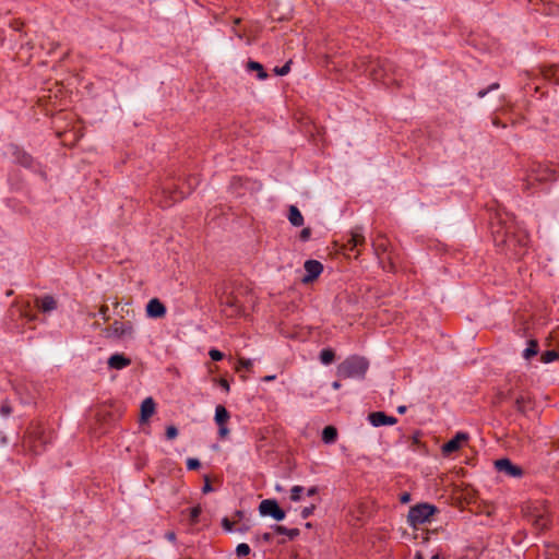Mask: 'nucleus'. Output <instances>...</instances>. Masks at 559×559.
Instances as JSON below:
<instances>
[{
	"mask_svg": "<svg viewBox=\"0 0 559 559\" xmlns=\"http://www.w3.org/2000/svg\"><path fill=\"white\" fill-rule=\"evenodd\" d=\"M234 23L235 24H239L240 23V19H236Z\"/></svg>",
	"mask_w": 559,
	"mask_h": 559,
	"instance_id": "obj_56",
	"label": "nucleus"
},
{
	"mask_svg": "<svg viewBox=\"0 0 559 559\" xmlns=\"http://www.w3.org/2000/svg\"><path fill=\"white\" fill-rule=\"evenodd\" d=\"M368 368L369 362L365 357L354 355L338 365L337 374L344 379H364Z\"/></svg>",
	"mask_w": 559,
	"mask_h": 559,
	"instance_id": "obj_1",
	"label": "nucleus"
},
{
	"mask_svg": "<svg viewBox=\"0 0 559 559\" xmlns=\"http://www.w3.org/2000/svg\"><path fill=\"white\" fill-rule=\"evenodd\" d=\"M558 357L559 354L556 350H547L542 355V361L548 364L558 359Z\"/></svg>",
	"mask_w": 559,
	"mask_h": 559,
	"instance_id": "obj_24",
	"label": "nucleus"
},
{
	"mask_svg": "<svg viewBox=\"0 0 559 559\" xmlns=\"http://www.w3.org/2000/svg\"><path fill=\"white\" fill-rule=\"evenodd\" d=\"M234 522L229 521L227 518H224L222 521V526L225 531L231 532L234 527Z\"/></svg>",
	"mask_w": 559,
	"mask_h": 559,
	"instance_id": "obj_37",
	"label": "nucleus"
},
{
	"mask_svg": "<svg viewBox=\"0 0 559 559\" xmlns=\"http://www.w3.org/2000/svg\"><path fill=\"white\" fill-rule=\"evenodd\" d=\"M107 338L130 340L134 337V326L131 321L115 320L108 328L104 330Z\"/></svg>",
	"mask_w": 559,
	"mask_h": 559,
	"instance_id": "obj_3",
	"label": "nucleus"
},
{
	"mask_svg": "<svg viewBox=\"0 0 559 559\" xmlns=\"http://www.w3.org/2000/svg\"><path fill=\"white\" fill-rule=\"evenodd\" d=\"M437 508L429 503H420L409 509L407 522L411 526L417 527L430 521L431 516L437 512Z\"/></svg>",
	"mask_w": 559,
	"mask_h": 559,
	"instance_id": "obj_2",
	"label": "nucleus"
},
{
	"mask_svg": "<svg viewBox=\"0 0 559 559\" xmlns=\"http://www.w3.org/2000/svg\"><path fill=\"white\" fill-rule=\"evenodd\" d=\"M322 270H323V266L319 261L307 260L305 262L306 275L301 278V282L304 284L311 283L313 280H316L321 274Z\"/></svg>",
	"mask_w": 559,
	"mask_h": 559,
	"instance_id": "obj_8",
	"label": "nucleus"
},
{
	"mask_svg": "<svg viewBox=\"0 0 559 559\" xmlns=\"http://www.w3.org/2000/svg\"><path fill=\"white\" fill-rule=\"evenodd\" d=\"M274 379H275V376H274V374H272V376H265V377L263 378V381L269 382V381H273Z\"/></svg>",
	"mask_w": 559,
	"mask_h": 559,
	"instance_id": "obj_48",
	"label": "nucleus"
},
{
	"mask_svg": "<svg viewBox=\"0 0 559 559\" xmlns=\"http://www.w3.org/2000/svg\"><path fill=\"white\" fill-rule=\"evenodd\" d=\"M468 440V435L466 432H457L454 438L442 445V453L448 455L452 452L457 451L461 448L463 442Z\"/></svg>",
	"mask_w": 559,
	"mask_h": 559,
	"instance_id": "obj_9",
	"label": "nucleus"
},
{
	"mask_svg": "<svg viewBox=\"0 0 559 559\" xmlns=\"http://www.w3.org/2000/svg\"><path fill=\"white\" fill-rule=\"evenodd\" d=\"M229 413L223 405H217L215 408V423L217 425H226L229 419Z\"/></svg>",
	"mask_w": 559,
	"mask_h": 559,
	"instance_id": "obj_16",
	"label": "nucleus"
},
{
	"mask_svg": "<svg viewBox=\"0 0 559 559\" xmlns=\"http://www.w3.org/2000/svg\"><path fill=\"white\" fill-rule=\"evenodd\" d=\"M202 510L200 506L193 507L190 509V523L193 525L198 522V519L201 514Z\"/></svg>",
	"mask_w": 559,
	"mask_h": 559,
	"instance_id": "obj_27",
	"label": "nucleus"
},
{
	"mask_svg": "<svg viewBox=\"0 0 559 559\" xmlns=\"http://www.w3.org/2000/svg\"><path fill=\"white\" fill-rule=\"evenodd\" d=\"M337 431L333 426H326L322 431V440L325 443H333L336 440Z\"/></svg>",
	"mask_w": 559,
	"mask_h": 559,
	"instance_id": "obj_20",
	"label": "nucleus"
},
{
	"mask_svg": "<svg viewBox=\"0 0 559 559\" xmlns=\"http://www.w3.org/2000/svg\"><path fill=\"white\" fill-rule=\"evenodd\" d=\"M166 537H167V539H168V540H170V542H174V540L176 539V535H175V533H174V532H168V533L166 534Z\"/></svg>",
	"mask_w": 559,
	"mask_h": 559,
	"instance_id": "obj_46",
	"label": "nucleus"
},
{
	"mask_svg": "<svg viewBox=\"0 0 559 559\" xmlns=\"http://www.w3.org/2000/svg\"><path fill=\"white\" fill-rule=\"evenodd\" d=\"M304 492V487L301 486H294L290 489V499L292 501H299L301 499V493Z\"/></svg>",
	"mask_w": 559,
	"mask_h": 559,
	"instance_id": "obj_25",
	"label": "nucleus"
},
{
	"mask_svg": "<svg viewBox=\"0 0 559 559\" xmlns=\"http://www.w3.org/2000/svg\"><path fill=\"white\" fill-rule=\"evenodd\" d=\"M365 71L374 81H381L386 75L385 63L380 60L369 61Z\"/></svg>",
	"mask_w": 559,
	"mask_h": 559,
	"instance_id": "obj_7",
	"label": "nucleus"
},
{
	"mask_svg": "<svg viewBox=\"0 0 559 559\" xmlns=\"http://www.w3.org/2000/svg\"><path fill=\"white\" fill-rule=\"evenodd\" d=\"M414 559H425L424 555L420 551H417L414 556Z\"/></svg>",
	"mask_w": 559,
	"mask_h": 559,
	"instance_id": "obj_51",
	"label": "nucleus"
},
{
	"mask_svg": "<svg viewBox=\"0 0 559 559\" xmlns=\"http://www.w3.org/2000/svg\"><path fill=\"white\" fill-rule=\"evenodd\" d=\"M251 367H252V360L241 357L238 359V365L236 366V371H240L241 368L250 370Z\"/></svg>",
	"mask_w": 559,
	"mask_h": 559,
	"instance_id": "obj_28",
	"label": "nucleus"
},
{
	"mask_svg": "<svg viewBox=\"0 0 559 559\" xmlns=\"http://www.w3.org/2000/svg\"><path fill=\"white\" fill-rule=\"evenodd\" d=\"M261 538L262 540H264L265 543H269L272 540V534L271 533H264L261 535Z\"/></svg>",
	"mask_w": 559,
	"mask_h": 559,
	"instance_id": "obj_44",
	"label": "nucleus"
},
{
	"mask_svg": "<svg viewBox=\"0 0 559 559\" xmlns=\"http://www.w3.org/2000/svg\"><path fill=\"white\" fill-rule=\"evenodd\" d=\"M39 308L41 311L44 312H49L53 309H56L57 307V302L55 300L53 297L51 296H45L40 301H39Z\"/></svg>",
	"mask_w": 559,
	"mask_h": 559,
	"instance_id": "obj_19",
	"label": "nucleus"
},
{
	"mask_svg": "<svg viewBox=\"0 0 559 559\" xmlns=\"http://www.w3.org/2000/svg\"><path fill=\"white\" fill-rule=\"evenodd\" d=\"M533 523L538 528L543 530L548 525V519L544 514H537L533 518Z\"/></svg>",
	"mask_w": 559,
	"mask_h": 559,
	"instance_id": "obj_23",
	"label": "nucleus"
},
{
	"mask_svg": "<svg viewBox=\"0 0 559 559\" xmlns=\"http://www.w3.org/2000/svg\"><path fill=\"white\" fill-rule=\"evenodd\" d=\"M508 247V250L512 252L514 257H522L526 252L528 246V236L525 233L509 236L503 240Z\"/></svg>",
	"mask_w": 559,
	"mask_h": 559,
	"instance_id": "obj_4",
	"label": "nucleus"
},
{
	"mask_svg": "<svg viewBox=\"0 0 559 559\" xmlns=\"http://www.w3.org/2000/svg\"><path fill=\"white\" fill-rule=\"evenodd\" d=\"M235 33H236V35H237L239 38H242V37H243V35H242L241 33H238V32H235Z\"/></svg>",
	"mask_w": 559,
	"mask_h": 559,
	"instance_id": "obj_54",
	"label": "nucleus"
},
{
	"mask_svg": "<svg viewBox=\"0 0 559 559\" xmlns=\"http://www.w3.org/2000/svg\"><path fill=\"white\" fill-rule=\"evenodd\" d=\"M209 355H210L211 359L214 361H219L224 358V354L215 348L211 349L209 352Z\"/></svg>",
	"mask_w": 559,
	"mask_h": 559,
	"instance_id": "obj_30",
	"label": "nucleus"
},
{
	"mask_svg": "<svg viewBox=\"0 0 559 559\" xmlns=\"http://www.w3.org/2000/svg\"><path fill=\"white\" fill-rule=\"evenodd\" d=\"M365 243V236L362 235V231L360 228H355L350 233V237L347 240L345 248L349 251H354L359 246H362Z\"/></svg>",
	"mask_w": 559,
	"mask_h": 559,
	"instance_id": "obj_13",
	"label": "nucleus"
},
{
	"mask_svg": "<svg viewBox=\"0 0 559 559\" xmlns=\"http://www.w3.org/2000/svg\"><path fill=\"white\" fill-rule=\"evenodd\" d=\"M397 412H399L400 414H404V413L406 412V406H404V405L399 406V407H397Z\"/></svg>",
	"mask_w": 559,
	"mask_h": 559,
	"instance_id": "obj_50",
	"label": "nucleus"
},
{
	"mask_svg": "<svg viewBox=\"0 0 559 559\" xmlns=\"http://www.w3.org/2000/svg\"><path fill=\"white\" fill-rule=\"evenodd\" d=\"M290 63H292V61H290V60H289V61H287L283 67H281V68H275V69H274V72H275L277 75H281V76L286 75V74L289 72V70H290Z\"/></svg>",
	"mask_w": 559,
	"mask_h": 559,
	"instance_id": "obj_29",
	"label": "nucleus"
},
{
	"mask_svg": "<svg viewBox=\"0 0 559 559\" xmlns=\"http://www.w3.org/2000/svg\"><path fill=\"white\" fill-rule=\"evenodd\" d=\"M538 353V344H537V341L535 340H531L528 342V346L527 348L524 350L523 353V357L525 359H530L532 358L533 356H535L536 354Z\"/></svg>",
	"mask_w": 559,
	"mask_h": 559,
	"instance_id": "obj_22",
	"label": "nucleus"
},
{
	"mask_svg": "<svg viewBox=\"0 0 559 559\" xmlns=\"http://www.w3.org/2000/svg\"><path fill=\"white\" fill-rule=\"evenodd\" d=\"M495 467L498 472L503 473L510 477L519 478L523 475V469L514 465L509 459H500L495 461Z\"/></svg>",
	"mask_w": 559,
	"mask_h": 559,
	"instance_id": "obj_6",
	"label": "nucleus"
},
{
	"mask_svg": "<svg viewBox=\"0 0 559 559\" xmlns=\"http://www.w3.org/2000/svg\"><path fill=\"white\" fill-rule=\"evenodd\" d=\"M249 530V526L247 525H242V526H239L236 528V531L240 532V533H245Z\"/></svg>",
	"mask_w": 559,
	"mask_h": 559,
	"instance_id": "obj_47",
	"label": "nucleus"
},
{
	"mask_svg": "<svg viewBox=\"0 0 559 559\" xmlns=\"http://www.w3.org/2000/svg\"><path fill=\"white\" fill-rule=\"evenodd\" d=\"M332 388H333L334 390H338V389L341 388V383H340L338 381H334V382L332 383Z\"/></svg>",
	"mask_w": 559,
	"mask_h": 559,
	"instance_id": "obj_49",
	"label": "nucleus"
},
{
	"mask_svg": "<svg viewBox=\"0 0 559 559\" xmlns=\"http://www.w3.org/2000/svg\"><path fill=\"white\" fill-rule=\"evenodd\" d=\"M229 305H230V307H235V308H236V309H235V312H237V311H238V307H237L234 302H230Z\"/></svg>",
	"mask_w": 559,
	"mask_h": 559,
	"instance_id": "obj_52",
	"label": "nucleus"
},
{
	"mask_svg": "<svg viewBox=\"0 0 559 559\" xmlns=\"http://www.w3.org/2000/svg\"><path fill=\"white\" fill-rule=\"evenodd\" d=\"M131 360L122 354L111 355L108 359V366L111 369L121 370L128 367Z\"/></svg>",
	"mask_w": 559,
	"mask_h": 559,
	"instance_id": "obj_14",
	"label": "nucleus"
},
{
	"mask_svg": "<svg viewBox=\"0 0 559 559\" xmlns=\"http://www.w3.org/2000/svg\"><path fill=\"white\" fill-rule=\"evenodd\" d=\"M273 530L281 535H286L289 539H295L299 535L298 528H287L282 525H273Z\"/></svg>",
	"mask_w": 559,
	"mask_h": 559,
	"instance_id": "obj_17",
	"label": "nucleus"
},
{
	"mask_svg": "<svg viewBox=\"0 0 559 559\" xmlns=\"http://www.w3.org/2000/svg\"><path fill=\"white\" fill-rule=\"evenodd\" d=\"M400 501L402 503H408L411 501V493H408V492L402 493L400 497Z\"/></svg>",
	"mask_w": 559,
	"mask_h": 559,
	"instance_id": "obj_41",
	"label": "nucleus"
},
{
	"mask_svg": "<svg viewBox=\"0 0 559 559\" xmlns=\"http://www.w3.org/2000/svg\"><path fill=\"white\" fill-rule=\"evenodd\" d=\"M19 162H20L23 166H25V167H29V166L32 165L33 159H32V157H31L29 155H27V154H22V157H21V159H19Z\"/></svg>",
	"mask_w": 559,
	"mask_h": 559,
	"instance_id": "obj_36",
	"label": "nucleus"
},
{
	"mask_svg": "<svg viewBox=\"0 0 559 559\" xmlns=\"http://www.w3.org/2000/svg\"><path fill=\"white\" fill-rule=\"evenodd\" d=\"M335 354L331 348H324L320 353V360L323 365H330L334 361Z\"/></svg>",
	"mask_w": 559,
	"mask_h": 559,
	"instance_id": "obj_21",
	"label": "nucleus"
},
{
	"mask_svg": "<svg viewBox=\"0 0 559 559\" xmlns=\"http://www.w3.org/2000/svg\"><path fill=\"white\" fill-rule=\"evenodd\" d=\"M146 314L148 318H163L166 314V307L159 299L153 298L146 305Z\"/></svg>",
	"mask_w": 559,
	"mask_h": 559,
	"instance_id": "obj_10",
	"label": "nucleus"
},
{
	"mask_svg": "<svg viewBox=\"0 0 559 559\" xmlns=\"http://www.w3.org/2000/svg\"><path fill=\"white\" fill-rule=\"evenodd\" d=\"M156 404L152 397H146L142 404L140 409V421L146 423L155 413Z\"/></svg>",
	"mask_w": 559,
	"mask_h": 559,
	"instance_id": "obj_12",
	"label": "nucleus"
},
{
	"mask_svg": "<svg viewBox=\"0 0 559 559\" xmlns=\"http://www.w3.org/2000/svg\"><path fill=\"white\" fill-rule=\"evenodd\" d=\"M247 69L249 71H255L259 80H265L267 78V73L265 72L263 66L257 61H249L247 63Z\"/></svg>",
	"mask_w": 559,
	"mask_h": 559,
	"instance_id": "obj_18",
	"label": "nucleus"
},
{
	"mask_svg": "<svg viewBox=\"0 0 559 559\" xmlns=\"http://www.w3.org/2000/svg\"><path fill=\"white\" fill-rule=\"evenodd\" d=\"M317 492H318V488L316 486H313L307 490L308 496H314Z\"/></svg>",
	"mask_w": 559,
	"mask_h": 559,
	"instance_id": "obj_45",
	"label": "nucleus"
},
{
	"mask_svg": "<svg viewBox=\"0 0 559 559\" xmlns=\"http://www.w3.org/2000/svg\"><path fill=\"white\" fill-rule=\"evenodd\" d=\"M499 87L498 83H492L487 90H481L478 92V97H484L487 95L490 91L497 90Z\"/></svg>",
	"mask_w": 559,
	"mask_h": 559,
	"instance_id": "obj_35",
	"label": "nucleus"
},
{
	"mask_svg": "<svg viewBox=\"0 0 559 559\" xmlns=\"http://www.w3.org/2000/svg\"><path fill=\"white\" fill-rule=\"evenodd\" d=\"M107 312H108V307L107 306H102L100 309H99V313L103 316V318L105 320H108Z\"/></svg>",
	"mask_w": 559,
	"mask_h": 559,
	"instance_id": "obj_43",
	"label": "nucleus"
},
{
	"mask_svg": "<svg viewBox=\"0 0 559 559\" xmlns=\"http://www.w3.org/2000/svg\"><path fill=\"white\" fill-rule=\"evenodd\" d=\"M431 559H440L439 554L433 555V556L431 557Z\"/></svg>",
	"mask_w": 559,
	"mask_h": 559,
	"instance_id": "obj_53",
	"label": "nucleus"
},
{
	"mask_svg": "<svg viewBox=\"0 0 559 559\" xmlns=\"http://www.w3.org/2000/svg\"><path fill=\"white\" fill-rule=\"evenodd\" d=\"M310 235H311V230L310 228H304L301 231H300V239L302 241H307L309 238H310Z\"/></svg>",
	"mask_w": 559,
	"mask_h": 559,
	"instance_id": "obj_39",
	"label": "nucleus"
},
{
	"mask_svg": "<svg viewBox=\"0 0 559 559\" xmlns=\"http://www.w3.org/2000/svg\"><path fill=\"white\" fill-rule=\"evenodd\" d=\"M314 509H316V506H314V504H312V506H310V507H306V508H304V509L301 510V513H300V514H301V518H302V519H307V518H309V516L313 513Z\"/></svg>",
	"mask_w": 559,
	"mask_h": 559,
	"instance_id": "obj_34",
	"label": "nucleus"
},
{
	"mask_svg": "<svg viewBox=\"0 0 559 559\" xmlns=\"http://www.w3.org/2000/svg\"><path fill=\"white\" fill-rule=\"evenodd\" d=\"M259 512L261 515H270L276 521L285 519V512L278 507V503L274 499L262 500L259 504Z\"/></svg>",
	"mask_w": 559,
	"mask_h": 559,
	"instance_id": "obj_5",
	"label": "nucleus"
},
{
	"mask_svg": "<svg viewBox=\"0 0 559 559\" xmlns=\"http://www.w3.org/2000/svg\"><path fill=\"white\" fill-rule=\"evenodd\" d=\"M12 413V408L10 406V404L4 401L1 406H0V414L3 416V417H7L9 416L10 414Z\"/></svg>",
	"mask_w": 559,
	"mask_h": 559,
	"instance_id": "obj_31",
	"label": "nucleus"
},
{
	"mask_svg": "<svg viewBox=\"0 0 559 559\" xmlns=\"http://www.w3.org/2000/svg\"><path fill=\"white\" fill-rule=\"evenodd\" d=\"M236 515H237V516H239V518H241V516H242V512H241V511H238V512L236 513Z\"/></svg>",
	"mask_w": 559,
	"mask_h": 559,
	"instance_id": "obj_55",
	"label": "nucleus"
},
{
	"mask_svg": "<svg viewBox=\"0 0 559 559\" xmlns=\"http://www.w3.org/2000/svg\"><path fill=\"white\" fill-rule=\"evenodd\" d=\"M212 490H213V488H212V486H211V484H210L209 478L206 477V478H205V484H204V486H203V488H202V491H203L204 493H207V492H211Z\"/></svg>",
	"mask_w": 559,
	"mask_h": 559,
	"instance_id": "obj_40",
	"label": "nucleus"
},
{
	"mask_svg": "<svg viewBox=\"0 0 559 559\" xmlns=\"http://www.w3.org/2000/svg\"><path fill=\"white\" fill-rule=\"evenodd\" d=\"M288 221L293 226L299 227L304 225V216L295 205L289 206Z\"/></svg>",
	"mask_w": 559,
	"mask_h": 559,
	"instance_id": "obj_15",
	"label": "nucleus"
},
{
	"mask_svg": "<svg viewBox=\"0 0 559 559\" xmlns=\"http://www.w3.org/2000/svg\"><path fill=\"white\" fill-rule=\"evenodd\" d=\"M218 435L222 439L226 438L229 433V429L226 427V425H218Z\"/></svg>",
	"mask_w": 559,
	"mask_h": 559,
	"instance_id": "obj_38",
	"label": "nucleus"
},
{
	"mask_svg": "<svg viewBox=\"0 0 559 559\" xmlns=\"http://www.w3.org/2000/svg\"><path fill=\"white\" fill-rule=\"evenodd\" d=\"M368 419L370 424L374 427L384 426V425H394L397 423V419L393 416H388L383 412H373L368 415Z\"/></svg>",
	"mask_w": 559,
	"mask_h": 559,
	"instance_id": "obj_11",
	"label": "nucleus"
},
{
	"mask_svg": "<svg viewBox=\"0 0 559 559\" xmlns=\"http://www.w3.org/2000/svg\"><path fill=\"white\" fill-rule=\"evenodd\" d=\"M200 465L201 464H200V461L198 459L190 457V459L187 460V467L190 471L199 468Z\"/></svg>",
	"mask_w": 559,
	"mask_h": 559,
	"instance_id": "obj_33",
	"label": "nucleus"
},
{
	"mask_svg": "<svg viewBox=\"0 0 559 559\" xmlns=\"http://www.w3.org/2000/svg\"><path fill=\"white\" fill-rule=\"evenodd\" d=\"M250 554V547L248 544L241 543L236 547V555L238 557H245Z\"/></svg>",
	"mask_w": 559,
	"mask_h": 559,
	"instance_id": "obj_26",
	"label": "nucleus"
},
{
	"mask_svg": "<svg viewBox=\"0 0 559 559\" xmlns=\"http://www.w3.org/2000/svg\"><path fill=\"white\" fill-rule=\"evenodd\" d=\"M219 385H221V386H222L226 392H228V391H229V389H230L228 381H227V380H225V379H221V380H219Z\"/></svg>",
	"mask_w": 559,
	"mask_h": 559,
	"instance_id": "obj_42",
	"label": "nucleus"
},
{
	"mask_svg": "<svg viewBox=\"0 0 559 559\" xmlns=\"http://www.w3.org/2000/svg\"><path fill=\"white\" fill-rule=\"evenodd\" d=\"M178 436V429L175 426H168L166 429V437L169 440L175 439Z\"/></svg>",
	"mask_w": 559,
	"mask_h": 559,
	"instance_id": "obj_32",
	"label": "nucleus"
}]
</instances>
